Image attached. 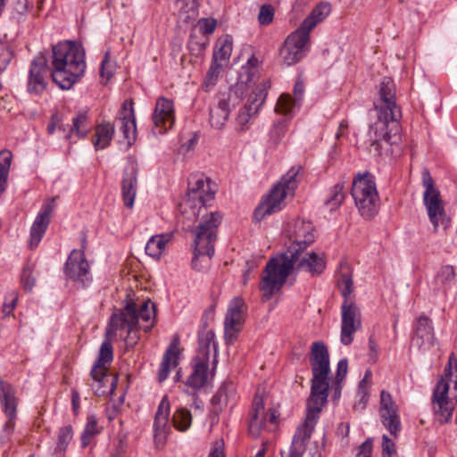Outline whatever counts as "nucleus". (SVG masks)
<instances>
[{"label":"nucleus","instance_id":"obj_1","mask_svg":"<svg viewBox=\"0 0 457 457\" xmlns=\"http://www.w3.org/2000/svg\"><path fill=\"white\" fill-rule=\"evenodd\" d=\"M145 322L140 328L145 332L151 330L155 323V305L150 300H144L139 303L129 300L123 310L113 313L106 328V338L102 343L97 359L95 361L90 377L91 388L98 396L112 395L116 389L117 378L108 374L109 365L113 360V348L111 338L119 335L128 340L129 335L137 328L139 321Z\"/></svg>","mask_w":457,"mask_h":457},{"label":"nucleus","instance_id":"obj_2","mask_svg":"<svg viewBox=\"0 0 457 457\" xmlns=\"http://www.w3.org/2000/svg\"><path fill=\"white\" fill-rule=\"evenodd\" d=\"M311 366L312 371L311 395L306 401V418L294 435L288 457H303L311 439L320 413L327 403L328 395L329 355L322 342L312 345Z\"/></svg>","mask_w":457,"mask_h":457},{"label":"nucleus","instance_id":"obj_3","mask_svg":"<svg viewBox=\"0 0 457 457\" xmlns=\"http://www.w3.org/2000/svg\"><path fill=\"white\" fill-rule=\"evenodd\" d=\"M325 269L324 253L305 252L299 247L293 253H282L271 258L266 264L260 284V288L263 292L262 297L264 300L270 299L280 290L294 270L298 272H307L311 277H317L322 274Z\"/></svg>","mask_w":457,"mask_h":457},{"label":"nucleus","instance_id":"obj_4","mask_svg":"<svg viewBox=\"0 0 457 457\" xmlns=\"http://www.w3.org/2000/svg\"><path fill=\"white\" fill-rule=\"evenodd\" d=\"M374 109L378 113V120L370 126L369 138L370 146L380 154V142L396 144L400 140L401 132L402 111L396 104L395 85L388 77H385L379 84Z\"/></svg>","mask_w":457,"mask_h":457},{"label":"nucleus","instance_id":"obj_5","mask_svg":"<svg viewBox=\"0 0 457 457\" xmlns=\"http://www.w3.org/2000/svg\"><path fill=\"white\" fill-rule=\"evenodd\" d=\"M223 216L220 212H202L198 217L189 220H198L197 226L191 229L194 234V257L192 268L198 271H206L211 266L212 257L215 252L218 228L221 224Z\"/></svg>","mask_w":457,"mask_h":457},{"label":"nucleus","instance_id":"obj_6","mask_svg":"<svg viewBox=\"0 0 457 457\" xmlns=\"http://www.w3.org/2000/svg\"><path fill=\"white\" fill-rule=\"evenodd\" d=\"M215 194L212 181L204 174H191L188 178L187 198L181 204V213L186 220L198 217Z\"/></svg>","mask_w":457,"mask_h":457},{"label":"nucleus","instance_id":"obj_7","mask_svg":"<svg viewBox=\"0 0 457 457\" xmlns=\"http://www.w3.org/2000/svg\"><path fill=\"white\" fill-rule=\"evenodd\" d=\"M301 167H292L270 190V195L254 211V219L261 220L281 210L282 203L287 195H293L297 187L296 177Z\"/></svg>","mask_w":457,"mask_h":457},{"label":"nucleus","instance_id":"obj_8","mask_svg":"<svg viewBox=\"0 0 457 457\" xmlns=\"http://www.w3.org/2000/svg\"><path fill=\"white\" fill-rule=\"evenodd\" d=\"M422 186L425 189L423 204L426 207L429 221L433 225L434 232H436L440 227L446 229L450 226L451 220L446 214L440 191L436 187L428 170L422 171Z\"/></svg>","mask_w":457,"mask_h":457},{"label":"nucleus","instance_id":"obj_9","mask_svg":"<svg viewBox=\"0 0 457 457\" xmlns=\"http://www.w3.org/2000/svg\"><path fill=\"white\" fill-rule=\"evenodd\" d=\"M351 194L364 219L370 220L378 213L379 197L375 180L371 176L365 175L354 179Z\"/></svg>","mask_w":457,"mask_h":457},{"label":"nucleus","instance_id":"obj_10","mask_svg":"<svg viewBox=\"0 0 457 457\" xmlns=\"http://www.w3.org/2000/svg\"><path fill=\"white\" fill-rule=\"evenodd\" d=\"M278 415L273 409L267 411L264 407L263 394L257 390L250 411V420L248 425L249 434L256 438L262 430L271 431L278 423Z\"/></svg>","mask_w":457,"mask_h":457},{"label":"nucleus","instance_id":"obj_11","mask_svg":"<svg viewBox=\"0 0 457 457\" xmlns=\"http://www.w3.org/2000/svg\"><path fill=\"white\" fill-rule=\"evenodd\" d=\"M247 307L242 297L236 296L228 303L224 320V338L226 344L232 345L241 332Z\"/></svg>","mask_w":457,"mask_h":457},{"label":"nucleus","instance_id":"obj_12","mask_svg":"<svg viewBox=\"0 0 457 457\" xmlns=\"http://www.w3.org/2000/svg\"><path fill=\"white\" fill-rule=\"evenodd\" d=\"M63 272L66 278L73 281L78 287H85L88 286L92 281V275L84 249H73L71 252L64 264Z\"/></svg>","mask_w":457,"mask_h":457},{"label":"nucleus","instance_id":"obj_13","mask_svg":"<svg viewBox=\"0 0 457 457\" xmlns=\"http://www.w3.org/2000/svg\"><path fill=\"white\" fill-rule=\"evenodd\" d=\"M449 386L448 381L442 378L437 381L433 391V408L442 422H447L451 420L457 402V380L454 382V395L452 398L448 396Z\"/></svg>","mask_w":457,"mask_h":457},{"label":"nucleus","instance_id":"obj_14","mask_svg":"<svg viewBox=\"0 0 457 457\" xmlns=\"http://www.w3.org/2000/svg\"><path fill=\"white\" fill-rule=\"evenodd\" d=\"M51 68L48 66V58L46 54L38 53L31 61L29 69L27 90L29 94L40 95L43 93L51 77Z\"/></svg>","mask_w":457,"mask_h":457},{"label":"nucleus","instance_id":"obj_15","mask_svg":"<svg viewBox=\"0 0 457 457\" xmlns=\"http://www.w3.org/2000/svg\"><path fill=\"white\" fill-rule=\"evenodd\" d=\"M361 328L360 308L353 300H344L341 305L340 340L345 345L353 341V334Z\"/></svg>","mask_w":457,"mask_h":457},{"label":"nucleus","instance_id":"obj_16","mask_svg":"<svg viewBox=\"0 0 457 457\" xmlns=\"http://www.w3.org/2000/svg\"><path fill=\"white\" fill-rule=\"evenodd\" d=\"M309 42L310 36L299 28L292 32L280 49L284 63L290 66L301 61L307 52Z\"/></svg>","mask_w":457,"mask_h":457},{"label":"nucleus","instance_id":"obj_17","mask_svg":"<svg viewBox=\"0 0 457 457\" xmlns=\"http://www.w3.org/2000/svg\"><path fill=\"white\" fill-rule=\"evenodd\" d=\"M175 119L173 101L164 96L157 98L154 110L152 113L154 133H166L173 127Z\"/></svg>","mask_w":457,"mask_h":457},{"label":"nucleus","instance_id":"obj_18","mask_svg":"<svg viewBox=\"0 0 457 457\" xmlns=\"http://www.w3.org/2000/svg\"><path fill=\"white\" fill-rule=\"evenodd\" d=\"M313 231L314 228L311 221L301 219L295 220L288 229V237L291 244L284 253H293L298 247L301 250H305L315 240Z\"/></svg>","mask_w":457,"mask_h":457},{"label":"nucleus","instance_id":"obj_19","mask_svg":"<svg viewBox=\"0 0 457 457\" xmlns=\"http://www.w3.org/2000/svg\"><path fill=\"white\" fill-rule=\"evenodd\" d=\"M379 416L384 427L396 436L401 431L399 409L391 394L386 390L380 393Z\"/></svg>","mask_w":457,"mask_h":457},{"label":"nucleus","instance_id":"obj_20","mask_svg":"<svg viewBox=\"0 0 457 457\" xmlns=\"http://www.w3.org/2000/svg\"><path fill=\"white\" fill-rule=\"evenodd\" d=\"M82 64L86 67L83 48L70 41L61 42L53 46L52 65Z\"/></svg>","mask_w":457,"mask_h":457},{"label":"nucleus","instance_id":"obj_21","mask_svg":"<svg viewBox=\"0 0 457 457\" xmlns=\"http://www.w3.org/2000/svg\"><path fill=\"white\" fill-rule=\"evenodd\" d=\"M54 207L55 197L47 200L42 204L30 228L29 245L31 249L36 248L41 242L50 224L51 215Z\"/></svg>","mask_w":457,"mask_h":457},{"label":"nucleus","instance_id":"obj_22","mask_svg":"<svg viewBox=\"0 0 457 457\" xmlns=\"http://www.w3.org/2000/svg\"><path fill=\"white\" fill-rule=\"evenodd\" d=\"M86 67L82 64L75 65L68 63L67 65H52L51 78L53 81L62 89H71L85 73Z\"/></svg>","mask_w":457,"mask_h":457},{"label":"nucleus","instance_id":"obj_23","mask_svg":"<svg viewBox=\"0 0 457 457\" xmlns=\"http://www.w3.org/2000/svg\"><path fill=\"white\" fill-rule=\"evenodd\" d=\"M170 411V403L168 399V396L164 395L158 405L153 426L154 443L157 445H162L165 443L167 436L169 435L170 429L169 427Z\"/></svg>","mask_w":457,"mask_h":457},{"label":"nucleus","instance_id":"obj_24","mask_svg":"<svg viewBox=\"0 0 457 457\" xmlns=\"http://www.w3.org/2000/svg\"><path fill=\"white\" fill-rule=\"evenodd\" d=\"M294 97L289 94H282L278 99L275 111L276 112L287 116H294L295 110L299 109L304 95V84L301 79H298L294 86Z\"/></svg>","mask_w":457,"mask_h":457},{"label":"nucleus","instance_id":"obj_25","mask_svg":"<svg viewBox=\"0 0 457 457\" xmlns=\"http://www.w3.org/2000/svg\"><path fill=\"white\" fill-rule=\"evenodd\" d=\"M209 363L210 361H204L200 358H193L191 361L192 372L187 378L185 383L187 389L186 393L195 395L200 391L208 382L209 378Z\"/></svg>","mask_w":457,"mask_h":457},{"label":"nucleus","instance_id":"obj_26","mask_svg":"<svg viewBox=\"0 0 457 457\" xmlns=\"http://www.w3.org/2000/svg\"><path fill=\"white\" fill-rule=\"evenodd\" d=\"M215 334L212 330L203 331L198 334V352L194 358H202L204 361H210L212 352L211 378L214 377L218 364V345L214 340Z\"/></svg>","mask_w":457,"mask_h":457},{"label":"nucleus","instance_id":"obj_27","mask_svg":"<svg viewBox=\"0 0 457 457\" xmlns=\"http://www.w3.org/2000/svg\"><path fill=\"white\" fill-rule=\"evenodd\" d=\"M138 170L136 163H129L123 170L121 179V195L124 205L131 209L134 205L137 190Z\"/></svg>","mask_w":457,"mask_h":457},{"label":"nucleus","instance_id":"obj_28","mask_svg":"<svg viewBox=\"0 0 457 457\" xmlns=\"http://www.w3.org/2000/svg\"><path fill=\"white\" fill-rule=\"evenodd\" d=\"M2 398L4 401V411L7 419L3 430L9 436L14 431L18 403L13 387L4 382H2Z\"/></svg>","mask_w":457,"mask_h":457},{"label":"nucleus","instance_id":"obj_29","mask_svg":"<svg viewBox=\"0 0 457 457\" xmlns=\"http://www.w3.org/2000/svg\"><path fill=\"white\" fill-rule=\"evenodd\" d=\"M117 120L120 122V130L129 143L136 137L137 126L134 114L133 103L125 100L119 112Z\"/></svg>","mask_w":457,"mask_h":457},{"label":"nucleus","instance_id":"obj_30","mask_svg":"<svg viewBox=\"0 0 457 457\" xmlns=\"http://www.w3.org/2000/svg\"><path fill=\"white\" fill-rule=\"evenodd\" d=\"M266 92L264 89H258L254 92V96H250L245 106L239 111L237 120L239 125L244 127L248 123L251 117L257 113L260 107L265 101Z\"/></svg>","mask_w":457,"mask_h":457},{"label":"nucleus","instance_id":"obj_31","mask_svg":"<svg viewBox=\"0 0 457 457\" xmlns=\"http://www.w3.org/2000/svg\"><path fill=\"white\" fill-rule=\"evenodd\" d=\"M434 340V328L428 317L421 315L414 325L412 341L420 347L426 344H432Z\"/></svg>","mask_w":457,"mask_h":457},{"label":"nucleus","instance_id":"obj_32","mask_svg":"<svg viewBox=\"0 0 457 457\" xmlns=\"http://www.w3.org/2000/svg\"><path fill=\"white\" fill-rule=\"evenodd\" d=\"M331 5L329 3L322 2L317 4L311 13L304 19L299 29L310 36V32L330 13Z\"/></svg>","mask_w":457,"mask_h":457},{"label":"nucleus","instance_id":"obj_33","mask_svg":"<svg viewBox=\"0 0 457 457\" xmlns=\"http://www.w3.org/2000/svg\"><path fill=\"white\" fill-rule=\"evenodd\" d=\"M236 387L232 382H224L211 399L212 411L215 414L221 412L229 401L234 397Z\"/></svg>","mask_w":457,"mask_h":457},{"label":"nucleus","instance_id":"obj_34","mask_svg":"<svg viewBox=\"0 0 457 457\" xmlns=\"http://www.w3.org/2000/svg\"><path fill=\"white\" fill-rule=\"evenodd\" d=\"M114 126L110 122H103L95 128L92 144L96 150H103L108 147L114 136Z\"/></svg>","mask_w":457,"mask_h":457},{"label":"nucleus","instance_id":"obj_35","mask_svg":"<svg viewBox=\"0 0 457 457\" xmlns=\"http://www.w3.org/2000/svg\"><path fill=\"white\" fill-rule=\"evenodd\" d=\"M179 349L175 344H171L162 356L158 370V380L163 382L169 376L172 368L179 365Z\"/></svg>","mask_w":457,"mask_h":457},{"label":"nucleus","instance_id":"obj_36","mask_svg":"<svg viewBox=\"0 0 457 457\" xmlns=\"http://www.w3.org/2000/svg\"><path fill=\"white\" fill-rule=\"evenodd\" d=\"M171 237L172 235L169 233L151 237L145 245V253L153 259L159 260Z\"/></svg>","mask_w":457,"mask_h":457},{"label":"nucleus","instance_id":"obj_37","mask_svg":"<svg viewBox=\"0 0 457 457\" xmlns=\"http://www.w3.org/2000/svg\"><path fill=\"white\" fill-rule=\"evenodd\" d=\"M91 122L88 118L87 112H80L72 118V127L69 133L64 137L69 139L72 134H76L78 137H86L91 129Z\"/></svg>","mask_w":457,"mask_h":457},{"label":"nucleus","instance_id":"obj_38","mask_svg":"<svg viewBox=\"0 0 457 457\" xmlns=\"http://www.w3.org/2000/svg\"><path fill=\"white\" fill-rule=\"evenodd\" d=\"M229 114L228 101L227 99H220L218 104L210 111V123L212 127L221 129Z\"/></svg>","mask_w":457,"mask_h":457},{"label":"nucleus","instance_id":"obj_39","mask_svg":"<svg viewBox=\"0 0 457 457\" xmlns=\"http://www.w3.org/2000/svg\"><path fill=\"white\" fill-rule=\"evenodd\" d=\"M337 287L342 296L344 297V300H351L350 295L353 290V281L350 268L346 263H340Z\"/></svg>","mask_w":457,"mask_h":457},{"label":"nucleus","instance_id":"obj_40","mask_svg":"<svg viewBox=\"0 0 457 457\" xmlns=\"http://www.w3.org/2000/svg\"><path fill=\"white\" fill-rule=\"evenodd\" d=\"M179 16L184 22L194 21L198 15L196 0H177Z\"/></svg>","mask_w":457,"mask_h":457},{"label":"nucleus","instance_id":"obj_41","mask_svg":"<svg viewBox=\"0 0 457 457\" xmlns=\"http://www.w3.org/2000/svg\"><path fill=\"white\" fill-rule=\"evenodd\" d=\"M232 38L227 37L225 38H220L215 46L212 58L215 62H227L232 53Z\"/></svg>","mask_w":457,"mask_h":457},{"label":"nucleus","instance_id":"obj_42","mask_svg":"<svg viewBox=\"0 0 457 457\" xmlns=\"http://www.w3.org/2000/svg\"><path fill=\"white\" fill-rule=\"evenodd\" d=\"M36 264L28 261L21 270V282L26 291H31L36 285L37 272L35 270Z\"/></svg>","mask_w":457,"mask_h":457},{"label":"nucleus","instance_id":"obj_43","mask_svg":"<svg viewBox=\"0 0 457 457\" xmlns=\"http://www.w3.org/2000/svg\"><path fill=\"white\" fill-rule=\"evenodd\" d=\"M99 433L97 419L95 415H88L84 430L81 434V446L86 448L90 444L91 439Z\"/></svg>","mask_w":457,"mask_h":457},{"label":"nucleus","instance_id":"obj_44","mask_svg":"<svg viewBox=\"0 0 457 457\" xmlns=\"http://www.w3.org/2000/svg\"><path fill=\"white\" fill-rule=\"evenodd\" d=\"M172 423L176 429L187 431L192 423L191 412L186 408L178 409L172 416Z\"/></svg>","mask_w":457,"mask_h":457},{"label":"nucleus","instance_id":"obj_45","mask_svg":"<svg viewBox=\"0 0 457 457\" xmlns=\"http://www.w3.org/2000/svg\"><path fill=\"white\" fill-rule=\"evenodd\" d=\"M288 121L285 119H280L275 121L270 130V142L274 146L278 145L282 139L285 137L287 131Z\"/></svg>","mask_w":457,"mask_h":457},{"label":"nucleus","instance_id":"obj_46","mask_svg":"<svg viewBox=\"0 0 457 457\" xmlns=\"http://www.w3.org/2000/svg\"><path fill=\"white\" fill-rule=\"evenodd\" d=\"M455 279L454 269L452 265L441 267L435 278L437 289L445 288Z\"/></svg>","mask_w":457,"mask_h":457},{"label":"nucleus","instance_id":"obj_47","mask_svg":"<svg viewBox=\"0 0 457 457\" xmlns=\"http://www.w3.org/2000/svg\"><path fill=\"white\" fill-rule=\"evenodd\" d=\"M345 197L344 191V184H336L329 192V195L325 201V204L330 209V211L337 209Z\"/></svg>","mask_w":457,"mask_h":457},{"label":"nucleus","instance_id":"obj_48","mask_svg":"<svg viewBox=\"0 0 457 457\" xmlns=\"http://www.w3.org/2000/svg\"><path fill=\"white\" fill-rule=\"evenodd\" d=\"M29 0H14L8 9L10 18L16 22L24 20L29 11Z\"/></svg>","mask_w":457,"mask_h":457},{"label":"nucleus","instance_id":"obj_49","mask_svg":"<svg viewBox=\"0 0 457 457\" xmlns=\"http://www.w3.org/2000/svg\"><path fill=\"white\" fill-rule=\"evenodd\" d=\"M72 438V428L71 426H65L60 428L58 433V442L55 453H64L66 447Z\"/></svg>","mask_w":457,"mask_h":457},{"label":"nucleus","instance_id":"obj_50","mask_svg":"<svg viewBox=\"0 0 457 457\" xmlns=\"http://www.w3.org/2000/svg\"><path fill=\"white\" fill-rule=\"evenodd\" d=\"M12 154L9 150H2V193L4 191V184L8 179Z\"/></svg>","mask_w":457,"mask_h":457},{"label":"nucleus","instance_id":"obj_51","mask_svg":"<svg viewBox=\"0 0 457 457\" xmlns=\"http://www.w3.org/2000/svg\"><path fill=\"white\" fill-rule=\"evenodd\" d=\"M222 62H215L214 59L212 58V62L207 72V77L204 82L206 87H208L210 85L212 86L215 84L219 77V74L222 69Z\"/></svg>","mask_w":457,"mask_h":457},{"label":"nucleus","instance_id":"obj_52","mask_svg":"<svg viewBox=\"0 0 457 457\" xmlns=\"http://www.w3.org/2000/svg\"><path fill=\"white\" fill-rule=\"evenodd\" d=\"M274 16V8L270 4H264L261 7L258 20L259 22L262 25L270 24Z\"/></svg>","mask_w":457,"mask_h":457},{"label":"nucleus","instance_id":"obj_53","mask_svg":"<svg viewBox=\"0 0 457 457\" xmlns=\"http://www.w3.org/2000/svg\"><path fill=\"white\" fill-rule=\"evenodd\" d=\"M18 301V294L15 291L11 292L5 296V301L2 307V313L9 315L15 308Z\"/></svg>","mask_w":457,"mask_h":457},{"label":"nucleus","instance_id":"obj_54","mask_svg":"<svg viewBox=\"0 0 457 457\" xmlns=\"http://www.w3.org/2000/svg\"><path fill=\"white\" fill-rule=\"evenodd\" d=\"M370 388L369 387H359L357 390L358 401L354 404V408L357 410H364L370 398Z\"/></svg>","mask_w":457,"mask_h":457},{"label":"nucleus","instance_id":"obj_55","mask_svg":"<svg viewBox=\"0 0 457 457\" xmlns=\"http://www.w3.org/2000/svg\"><path fill=\"white\" fill-rule=\"evenodd\" d=\"M15 47L12 45H7L2 49V71L14 59Z\"/></svg>","mask_w":457,"mask_h":457},{"label":"nucleus","instance_id":"obj_56","mask_svg":"<svg viewBox=\"0 0 457 457\" xmlns=\"http://www.w3.org/2000/svg\"><path fill=\"white\" fill-rule=\"evenodd\" d=\"M397 455L395 445L386 435L382 436V456Z\"/></svg>","mask_w":457,"mask_h":457},{"label":"nucleus","instance_id":"obj_57","mask_svg":"<svg viewBox=\"0 0 457 457\" xmlns=\"http://www.w3.org/2000/svg\"><path fill=\"white\" fill-rule=\"evenodd\" d=\"M199 28L202 33L211 34L212 33L217 26V22L214 19H201L198 21Z\"/></svg>","mask_w":457,"mask_h":457},{"label":"nucleus","instance_id":"obj_58","mask_svg":"<svg viewBox=\"0 0 457 457\" xmlns=\"http://www.w3.org/2000/svg\"><path fill=\"white\" fill-rule=\"evenodd\" d=\"M372 453V440L366 439L358 448L356 457H370Z\"/></svg>","mask_w":457,"mask_h":457},{"label":"nucleus","instance_id":"obj_59","mask_svg":"<svg viewBox=\"0 0 457 457\" xmlns=\"http://www.w3.org/2000/svg\"><path fill=\"white\" fill-rule=\"evenodd\" d=\"M348 362L346 359H342L337 363L336 380L342 382L347 373Z\"/></svg>","mask_w":457,"mask_h":457},{"label":"nucleus","instance_id":"obj_60","mask_svg":"<svg viewBox=\"0 0 457 457\" xmlns=\"http://www.w3.org/2000/svg\"><path fill=\"white\" fill-rule=\"evenodd\" d=\"M208 457H225L223 441H215Z\"/></svg>","mask_w":457,"mask_h":457},{"label":"nucleus","instance_id":"obj_61","mask_svg":"<svg viewBox=\"0 0 457 457\" xmlns=\"http://www.w3.org/2000/svg\"><path fill=\"white\" fill-rule=\"evenodd\" d=\"M107 64H109V61H108V56L106 54L101 62L100 75H101V77H103V78L105 77L107 79H109L112 77V72L106 69Z\"/></svg>","mask_w":457,"mask_h":457},{"label":"nucleus","instance_id":"obj_62","mask_svg":"<svg viewBox=\"0 0 457 457\" xmlns=\"http://www.w3.org/2000/svg\"><path fill=\"white\" fill-rule=\"evenodd\" d=\"M79 402H80V395L76 389H73L72 394H71V404H72V410L75 413H77L79 411Z\"/></svg>","mask_w":457,"mask_h":457},{"label":"nucleus","instance_id":"obj_63","mask_svg":"<svg viewBox=\"0 0 457 457\" xmlns=\"http://www.w3.org/2000/svg\"><path fill=\"white\" fill-rule=\"evenodd\" d=\"M371 370H367L365 371V374H364V377L359 382V385L358 386L359 387H369L370 388V380H371Z\"/></svg>","mask_w":457,"mask_h":457},{"label":"nucleus","instance_id":"obj_64","mask_svg":"<svg viewBox=\"0 0 457 457\" xmlns=\"http://www.w3.org/2000/svg\"><path fill=\"white\" fill-rule=\"evenodd\" d=\"M369 347L371 352L370 358L375 360L378 353V345L371 337L369 338Z\"/></svg>","mask_w":457,"mask_h":457}]
</instances>
